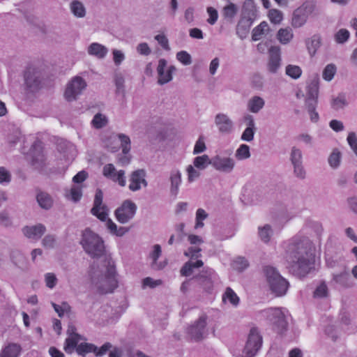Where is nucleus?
<instances>
[{
  "label": "nucleus",
  "instance_id": "42",
  "mask_svg": "<svg viewBox=\"0 0 357 357\" xmlns=\"http://www.w3.org/2000/svg\"><path fill=\"white\" fill-rule=\"evenodd\" d=\"M250 147L247 144H241L236 149L235 157L238 160H243L250 157Z\"/></svg>",
  "mask_w": 357,
  "mask_h": 357
},
{
  "label": "nucleus",
  "instance_id": "10",
  "mask_svg": "<svg viewBox=\"0 0 357 357\" xmlns=\"http://www.w3.org/2000/svg\"><path fill=\"white\" fill-rule=\"evenodd\" d=\"M314 7L313 2L305 1L294 10L291 19V26L294 29L303 27L307 23L310 15L313 13Z\"/></svg>",
  "mask_w": 357,
  "mask_h": 357
},
{
  "label": "nucleus",
  "instance_id": "64",
  "mask_svg": "<svg viewBox=\"0 0 357 357\" xmlns=\"http://www.w3.org/2000/svg\"><path fill=\"white\" fill-rule=\"evenodd\" d=\"M347 142L352 149V151L354 152L356 155L357 156V136L356 135L351 132L348 134L347 138Z\"/></svg>",
  "mask_w": 357,
  "mask_h": 357
},
{
  "label": "nucleus",
  "instance_id": "54",
  "mask_svg": "<svg viewBox=\"0 0 357 357\" xmlns=\"http://www.w3.org/2000/svg\"><path fill=\"white\" fill-rule=\"evenodd\" d=\"M350 33L347 29H341L335 35V40L339 44L344 43L348 40Z\"/></svg>",
  "mask_w": 357,
  "mask_h": 357
},
{
  "label": "nucleus",
  "instance_id": "23",
  "mask_svg": "<svg viewBox=\"0 0 357 357\" xmlns=\"http://www.w3.org/2000/svg\"><path fill=\"white\" fill-rule=\"evenodd\" d=\"M108 52L107 47L98 43H92L87 47L88 54L98 59H103Z\"/></svg>",
  "mask_w": 357,
  "mask_h": 357
},
{
  "label": "nucleus",
  "instance_id": "17",
  "mask_svg": "<svg viewBox=\"0 0 357 357\" xmlns=\"http://www.w3.org/2000/svg\"><path fill=\"white\" fill-rule=\"evenodd\" d=\"M102 174L105 177L118 183L121 187H124L126 184L125 171L123 169L117 170L112 164H107L103 167Z\"/></svg>",
  "mask_w": 357,
  "mask_h": 357
},
{
  "label": "nucleus",
  "instance_id": "45",
  "mask_svg": "<svg viewBox=\"0 0 357 357\" xmlns=\"http://www.w3.org/2000/svg\"><path fill=\"white\" fill-rule=\"evenodd\" d=\"M290 161L292 165L303 163V154L302 151L299 149L295 146L291 148L290 153Z\"/></svg>",
  "mask_w": 357,
  "mask_h": 357
},
{
  "label": "nucleus",
  "instance_id": "26",
  "mask_svg": "<svg viewBox=\"0 0 357 357\" xmlns=\"http://www.w3.org/2000/svg\"><path fill=\"white\" fill-rule=\"evenodd\" d=\"M112 139H118L121 143V146L122 148V151L125 156V159H121V162L124 164H128L129 162V158L126 155L129 153L130 150V137L124 134H119L116 135H114L111 137Z\"/></svg>",
  "mask_w": 357,
  "mask_h": 357
},
{
  "label": "nucleus",
  "instance_id": "15",
  "mask_svg": "<svg viewBox=\"0 0 357 357\" xmlns=\"http://www.w3.org/2000/svg\"><path fill=\"white\" fill-rule=\"evenodd\" d=\"M136 211V204L133 202L127 199L116 209L115 216L119 222L125 224L134 218Z\"/></svg>",
  "mask_w": 357,
  "mask_h": 357
},
{
  "label": "nucleus",
  "instance_id": "62",
  "mask_svg": "<svg viewBox=\"0 0 357 357\" xmlns=\"http://www.w3.org/2000/svg\"><path fill=\"white\" fill-rule=\"evenodd\" d=\"M56 244V241L54 235L48 234L42 241V245L47 249L54 248Z\"/></svg>",
  "mask_w": 357,
  "mask_h": 357
},
{
  "label": "nucleus",
  "instance_id": "27",
  "mask_svg": "<svg viewBox=\"0 0 357 357\" xmlns=\"http://www.w3.org/2000/svg\"><path fill=\"white\" fill-rule=\"evenodd\" d=\"M271 31L270 26L266 22H261L259 25L255 26L252 31V39L257 41L266 36Z\"/></svg>",
  "mask_w": 357,
  "mask_h": 357
},
{
  "label": "nucleus",
  "instance_id": "29",
  "mask_svg": "<svg viewBox=\"0 0 357 357\" xmlns=\"http://www.w3.org/2000/svg\"><path fill=\"white\" fill-rule=\"evenodd\" d=\"M294 36L291 28H280L276 33V38L282 45H287L292 40Z\"/></svg>",
  "mask_w": 357,
  "mask_h": 357
},
{
  "label": "nucleus",
  "instance_id": "57",
  "mask_svg": "<svg viewBox=\"0 0 357 357\" xmlns=\"http://www.w3.org/2000/svg\"><path fill=\"white\" fill-rule=\"evenodd\" d=\"M11 181V174L4 167H0V184L5 185H8Z\"/></svg>",
  "mask_w": 357,
  "mask_h": 357
},
{
  "label": "nucleus",
  "instance_id": "4",
  "mask_svg": "<svg viewBox=\"0 0 357 357\" xmlns=\"http://www.w3.org/2000/svg\"><path fill=\"white\" fill-rule=\"evenodd\" d=\"M188 240L192 245L189 248L184 255L190 258V260L186 262L181 270V274L183 276H190L193 273V268H199L203 266V261L200 259H197L201 256V249L199 248L203 243L202 238L199 236L190 234L188 235Z\"/></svg>",
  "mask_w": 357,
  "mask_h": 357
},
{
  "label": "nucleus",
  "instance_id": "38",
  "mask_svg": "<svg viewBox=\"0 0 357 357\" xmlns=\"http://www.w3.org/2000/svg\"><path fill=\"white\" fill-rule=\"evenodd\" d=\"M258 234L260 239L264 243H268L273 234V231L271 225H264L259 227Z\"/></svg>",
  "mask_w": 357,
  "mask_h": 357
},
{
  "label": "nucleus",
  "instance_id": "1",
  "mask_svg": "<svg viewBox=\"0 0 357 357\" xmlns=\"http://www.w3.org/2000/svg\"><path fill=\"white\" fill-rule=\"evenodd\" d=\"M284 258L287 267L295 274L303 277L314 267V256L311 241L301 233L284 243Z\"/></svg>",
  "mask_w": 357,
  "mask_h": 357
},
{
  "label": "nucleus",
  "instance_id": "49",
  "mask_svg": "<svg viewBox=\"0 0 357 357\" xmlns=\"http://www.w3.org/2000/svg\"><path fill=\"white\" fill-rule=\"evenodd\" d=\"M125 79L122 75L117 74L114 77V84L116 86V93L119 95H124L125 93Z\"/></svg>",
  "mask_w": 357,
  "mask_h": 357
},
{
  "label": "nucleus",
  "instance_id": "20",
  "mask_svg": "<svg viewBox=\"0 0 357 357\" xmlns=\"http://www.w3.org/2000/svg\"><path fill=\"white\" fill-rule=\"evenodd\" d=\"M214 123L221 133H230L234 130V122L225 113H218L215 116Z\"/></svg>",
  "mask_w": 357,
  "mask_h": 357
},
{
  "label": "nucleus",
  "instance_id": "53",
  "mask_svg": "<svg viewBox=\"0 0 357 357\" xmlns=\"http://www.w3.org/2000/svg\"><path fill=\"white\" fill-rule=\"evenodd\" d=\"M206 150V146L205 144L204 138L203 136H200L196 141L192 153L194 155H198L204 153Z\"/></svg>",
  "mask_w": 357,
  "mask_h": 357
},
{
  "label": "nucleus",
  "instance_id": "44",
  "mask_svg": "<svg viewBox=\"0 0 357 357\" xmlns=\"http://www.w3.org/2000/svg\"><path fill=\"white\" fill-rule=\"evenodd\" d=\"M337 72L335 65L333 63L328 64L322 73L323 79L327 82L331 81Z\"/></svg>",
  "mask_w": 357,
  "mask_h": 357
},
{
  "label": "nucleus",
  "instance_id": "35",
  "mask_svg": "<svg viewBox=\"0 0 357 357\" xmlns=\"http://www.w3.org/2000/svg\"><path fill=\"white\" fill-rule=\"evenodd\" d=\"M36 200L39 206L43 209H49L53 204L51 196L45 192H40L37 194Z\"/></svg>",
  "mask_w": 357,
  "mask_h": 357
},
{
  "label": "nucleus",
  "instance_id": "37",
  "mask_svg": "<svg viewBox=\"0 0 357 357\" xmlns=\"http://www.w3.org/2000/svg\"><path fill=\"white\" fill-rule=\"evenodd\" d=\"M82 195L81 185H74L70 190H66L65 196L68 199L75 202L79 201Z\"/></svg>",
  "mask_w": 357,
  "mask_h": 357
},
{
  "label": "nucleus",
  "instance_id": "39",
  "mask_svg": "<svg viewBox=\"0 0 357 357\" xmlns=\"http://www.w3.org/2000/svg\"><path fill=\"white\" fill-rule=\"evenodd\" d=\"M222 301L225 303L228 302L236 306L239 303V298L231 288L227 287L222 295Z\"/></svg>",
  "mask_w": 357,
  "mask_h": 357
},
{
  "label": "nucleus",
  "instance_id": "55",
  "mask_svg": "<svg viewBox=\"0 0 357 357\" xmlns=\"http://www.w3.org/2000/svg\"><path fill=\"white\" fill-rule=\"evenodd\" d=\"M334 280L342 286L347 287L349 285L350 275L347 272L344 271L335 275Z\"/></svg>",
  "mask_w": 357,
  "mask_h": 357
},
{
  "label": "nucleus",
  "instance_id": "19",
  "mask_svg": "<svg viewBox=\"0 0 357 357\" xmlns=\"http://www.w3.org/2000/svg\"><path fill=\"white\" fill-rule=\"evenodd\" d=\"M200 284L206 291L213 289L215 284L219 282V278L215 272L211 268L206 269L199 278Z\"/></svg>",
  "mask_w": 357,
  "mask_h": 357
},
{
  "label": "nucleus",
  "instance_id": "2",
  "mask_svg": "<svg viewBox=\"0 0 357 357\" xmlns=\"http://www.w3.org/2000/svg\"><path fill=\"white\" fill-rule=\"evenodd\" d=\"M104 270H98L93 265L89 273L91 285L102 294L112 293L118 287L119 278L115 264L111 255L105 257Z\"/></svg>",
  "mask_w": 357,
  "mask_h": 357
},
{
  "label": "nucleus",
  "instance_id": "3",
  "mask_svg": "<svg viewBox=\"0 0 357 357\" xmlns=\"http://www.w3.org/2000/svg\"><path fill=\"white\" fill-rule=\"evenodd\" d=\"M288 310L282 307L268 308L260 311L257 314L259 321H265L272 330L282 334L287 328V317Z\"/></svg>",
  "mask_w": 357,
  "mask_h": 357
},
{
  "label": "nucleus",
  "instance_id": "34",
  "mask_svg": "<svg viewBox=\"0 0 357 357\" xmlns=\"http://www.w3.org/2000/svg\"><path fill=\"white\" fill-rule=\"evenodd\" d=\"M191 164L201 171H204L208 165H211V158L206 154L198 155L193 158Z\"/></svg>",
  "mask_w": 357,
  "mask_h": 357
},
{
  "label": "nucleus",
  "instance_id": "11",
  "mask_svg": "<svg viewBox=\"0 0 357 357\" xmlns=\"http://www.w3.org/2000/svg\"><path fill=\"white\" fill-rule=\"evenodd\" d=\"M262 336L256 328L250 329L241 354L237 357H254L262 346Z\"/></svg>",
  "mask_w": 357,
  "mask_h": 357
},
{
  "label": "nucleus",
  "instance_id": "12",
  "mask_svg": "<svg viewBox=\"0 0 357 357\" xmlns=\"http://www.w3.org/2000/svg\"><path fill=\"white\" fill-rule=\"evenodd\" d=\"M87 84L80 76L73 77L67 84L64 97L68 101L75 100L85 90Z\"/></svg>",
  "mask_w": 357,
  "mask_h": 357
},
{
  "label": "nucleus",
  "instance_id": "13",
  "mask_svg": "<svg viewBox=\"0 0 357 357\" xmlns=\"http://www.w3.org/2000/svg\"><path fill=\"white\" fill-rule=\"evenodd\" d=\"M207 317L202 314L193 324L188 328V333L191 339L199 341L206 338L208 334L206 327Z\"/></svg>",
  "mask_w": 357,
  "mask_h": 357
},
{
  "label": "nucleus",
  "instance_id": "7",
  "mask_svg": "<svg viewBox=\"0 0 357 357\" xmlns=\"http://www.w3.org/2000/svg\"><path fill=\"white\" fill-rule=\"evenodd\" d=\"M81 244L86 252L93 258L102 257L105 261V257L110 255L106 252L102 239L89 229L84 231Z\"/></svg>",
  "mask_w": 357,
  "mask_h": 357
},
{
  "label": "nucleus",
  "instance_id": "43",
  "mask_svg": "<svg viewBox=\"0 0 357 357\" xmlns=\"http://www.w3.org/2000/svg\"><path fill=\"white\" fill-rule=\"evenodd\" d=\"M268 17L271 22L275 24H279L283 20L282 12L275 8L268 10Z\"/></svg>",
  "mask_w": 357,
  "mask_h": 357
},
{
  "label": "nucleus",
  "instance_id": "16",
  "mask_svg": "<svg viewBox=\"0 0 357 357\" xmlns=\"http://www.w3.org/2000/svg\"><path fill=\"white\" fill-rule=\"evenodd\" d=\"M176 70V68L174 66H167V61L165 59H159L157 66L158 84L163 85L171 82L173 79L172 75Z\"/></svg>",
  "mask_w": 357,
  "mask_h": 357
},
{
  "label": "nucleus",
  "instance_id": "31",
  "mask_svg": "<svg viewBox=\"0 0 357 357\" xmlns=\"http://www.w3.org/2000/svg\"><path fill=\"white\" fill-rule=\"evenodd\" d=\"M169 179L171 182V192L172 194L176 195L182 181L181 172L178 169L172 170Z\"/></svg>",
  "mask_w": 357,
  "mask_h": 357
},
{
  "label": "nucleus",
  "instance_id": "18",
  "mask_svg": "<svg viewBox=\"0 0 357 357\" xmlns=\"http://www.w3.org/2000/svg\"><path fill=\"white\" fill-rule=\"evenodd\" d=\"M146 173L144 169H137L133 171L129 177L128 188L132 192L140 190L142 188L148 185L146 180Z\"/></svg>",
  "mask_w": 357,
  "mask_h": 357
},
{
  "label": "nucleus",
  "instance_id": "58",
  "mask_svg": "<svg viewBox=\"0 0 357 357\" xmlns=\"http://www.w3.org/2000/svg\"><path fill=\"white\" fill-rule=\"evenodd\" d=\"M176 59L184 66H188L192 63V58L186 51H180L176 53Z\"/></svg>",
  "mask_w": 357,
  "mask_h": 357
},
{
  "label": "nucleus",
  "instance_id": "50",
  "mask_svg": "<svg viewBox=\"0 0 357 357\" xmlns=\"http://www.w3.org/2000/svg\"><path fill=\"white\" fill-rule=\"evenodd\" d=\"M107 123V117L105 115L100 113L96 114L91 121L92 126L96 128H101L105 126Z\"/></svg>",
  "mask_w": 357,
  "mask_h": 357
},
{
  "label": "nucleus",
  "instance_id": "46",
  "mask_svg": "<svg viewBox=\"0 0 357 357\" xmlns=\"http://www.w3.org/2000/svg\"><path fill=\"white\" fill-rule=\"evenodd\" d=\"M285 73L289 77L296 79L301 77L302 70L298 66L289 64L286 66Z\"/></svg>",
  "mask_w": 357,
  "mask_h": 357
},
{
  "label": "nucleus",
  "instance_id": "47",
  "mask_svg": "<svg viewBox=\"0 0 357 357\" xmlns=\"http://www.w3.org/2000/svg\"><path fill=\"white\" fill-rule=\"evenodd\" d=\"M237 11L238 8L236 5L233 3H229L223 8L222 14L225 18L233 19L236 15Z\"/></svg>",
  "mask_w": 357,
  "mask_h": 357
},
{
  "label": "nucleus",
  "instance_id": "30",
  "mask_svg": "<svg viewBox=\"0 0 357 357\" xmlns=\"http://www.w3.org/2000/svg\"><path fill=\"white\" fill-rule=\"evenodd\" d=\"M22 351L20 344L10 343L6 346L0 353V357H19Z\"/></svg>",
  "mask_w": 357,
  "mask_h": 357
},
{
  "label": "nucleus",
  "instance_id": "25",
  "mask_svg": "<svg viewBox=\"0 0 357 357\" xmlns=\"http://www.w3.org/2000/svg\"><path fill=\"white\" fill-rule=\"evenodd\" d=\"M245 121L247 123V128L245 129L241 135V139L245 142H251L254 139L256 128L254 118L251 115H246Z\"/></svg>",
  "mask_w": 357,
  "mask_h": 357
},
{
  "label": "nucleus",
  "instance_id": "5",
  "mask_svg": "<svg viewBox=\"0 0 357 357\" xmlns=\"http://www.w3.org/2000/svg\"><path fill=\"white\" fill-rule=\"evenodd\" d=\"M68 337L66 340L64 350L68 354H71L75 349L77 353L81 356H85L89 353H93L96 346L93 344L86 342V339L76 332L73 326H69Z\"/></svg>",
  "mask_w": 357,
  "mask_h": 357
},
{
  "label": "nucleus",
  "instance_id": "56",
  "mask_svg": "<svg viewBox=\"0 0 357 357\" xmlns=\"http://www.w3.org/2000/svg\"><path fill=\"white\" fill-rule=\"evenodd\" d=\"M162 284L160 280H154L152 278L147 277L142 280V287L145 289L146 288H155Z\"/></svg>",
  "mask_w": 357,
  "mask_h": 357
},
{
  "label": "nucleus",
  "instance_id": "60",
  "mask_svg": "<svg viewBox=\"0 0 357 357\" xmlns=\"http://www.w3.org/2000/svg\"><path fill=\"white\" fill-rule=\"evenodd\" d=\"M317 105V104L310 103L309 102H308L307 105H306L307 109L310 120L314 123L317 122L319 119V114L316 111Z\"/></svg>",
  "mask_w": 357,
  "mask_h": 357
},
{
  "label": "nucleus",
  "instance_id": "22",
  "mask_svg": "<svg viewBox=\"0 0 357 357\" xmlns=\"http://www.w3.org/2000/svg\"><path fill=\"white\" fill-rule=\"evenodd\" d=\"M46 227L42 224L26 226L22 228L23 234L28 238L38 241L45 234Z\"/></svg>",
  "mask_w": 357,
  "mask_h": 357
},
{
  "label": "nucleus",
  "instance_id": "61",
  "mask_svg": "<svg viewBox=\"0 0 357 357\" xmlns=\"http://www.w3.org/2000/svg\"><path fill=\"white\" fill-rule=\"evenodd\" d=\"M24 79L27 86L30 88L37 86L38 85V78L32 75L29 70L24 74Z\"/></svg>",
  "mask_w": 357,
  "mask_h": 357
},
{
  "label": "nucleus",
  "instance_id": "21",
  "mask_svg": "<svg viewBox=\"0 0 357 357\" xmlns=\"http://www.w3.org/2000/svg\"><path fill=\"white\" fill-rule=\"evenodd\" d=\"M269 59L268 70L272 73H275L281 65V50L279 46H271L268 50Z\"/></svg>",
  "mask_w": 357,
  "mask_h": 357
},
{
  "label": "nucleus",
  "instance_id": "33",
  "mask_svg": "<svg viewBox=\"0 0 357 357\" xmlns=\"http://www.w3.org/2000/svg\"><path fill=\"white\" fill-rule=\"evenodd\" d=\"M70 10L73 15L77 18L84 17L86 13L84 5L78 0H73L70 2Z\"/></svg>",
  "mask_w": 357,
  "mask_h": 357
},
{
  "label": "nucleus",
  "instance_id": "32",
  "mask_svg": "<svg viewBox=\"0 0 357 357\" xmlns=\"http://www.w3.org/2000/svg\"><path fill=\"white\" fill-rule=\"evenodd\" d=\"M264 100L257 96L252 97L247 104L248 109L252 113H258L264 106Z\"/></svg>",
  "mask_w": 357,
  "mask_h": 357
},
{
  "label": "nucleus",
  "instance_id": "36",
  "mask_svg": "<svg viewBox=\"0 0 357 357\" xmlns=\"http://www.w3.org/2000/svg\"><path fill=\"white\" fill-rule=\"evenodd\" d=\"M202 172V171L194 167L192 164L187 165L185 167V172L188 183H192L197 181L201 176Z\"/></svg>",
  "mask_w": 357,
  "mask_h": 357
},
{
  "label": "nucleus",
  "instance_id": "51",
  "mask_svg": "<svg viewBox=\"0 0 357 357\" xmlns=\"http://www.w3.org/2000/svg\"><path fill=\"white\" fill-rule=\"evenodd\" d=\"M232 267L238 271H242L248 268L249 264L246 259L242 257H238L233 260Z\"/></svg>",
  "mask_w": 357,
  "mask_h": 357
},
{
  "label": "nucleus",
  "instance_id": "8",
  "mask_svg": "<svg viewBox=\"0 0 357 357\" xmlns=\"http://www.w3.org/2000/svg\"><path fill=\"white\" fill-rule=\"evenodd\" d=\"M257 17V10L252 0H245L243 4L241 17L236 26V33L241 38L246 37L250 28Z\"/></svg>",
  "mask_w": 357,
  "mask_h": 357
},
{
  "label": "nucleus",
  "instance_id": "6",
  "mask_svg": "<svg viewBox=\"0 0 357 357\" xmlns=\"http://www.w3.org/2000/svg\"><path fill=\"white\" fill-rule=\"evenodd\" d=\"M91 213L100 220L105 222L107 229L116 236H122L128 231V229L126 227H120L118 228L116 225L108 218V210L102 205V194L100 190L96 193Z\"/></svg>",
  "mask_w": 357,
  "mask_h": 357
},
{
  "label": "nucleus",
  "instance_id": "59",
  "mask_svg": "<svg viewBox=\"0 0 357 357\" xmlns=\"http://www.w3.org/2000/svg\"><path fill=\"white\" fill-rule=\"evenodd\" d=\"M45 285L50 289H53L56 287L58 279L56 275L53 273H47L44 276Z\"/></svg>",
  "mask_w": 357,
  "mask_h": 357
},
{
  "label": "nucleus",
  "instance_id": "41",
  "mask_svg": "<svg viewBox=\"0 0 357 357\" xmlns=\"http://www.w3.org/2000/svg\"><path fill=\"white\" fill-rule=\"evenodd\" d=\"M319 96V87L317 84L310 85L307 90L306 105L308 102L310 103L317 104V99Z\"/></svg>",
  "mask_w": 357,
  "mask_h": 357
},
{
  "label": "nucleus",
  "instance_id": "14",
  "mask_svg": "<svg viewBox=\"0 0 357 357\" xmlns=\"http://www.w3.org/2000/svg\"><path fill=\"white\" fill-rule=\"evenodd\" d=\"M211 166L219 172L230 174L235 168L236 162L231 157L218 154L211 158Z\"/></svg>",
  "mask_w": 357,
  "mask_h": 357
},
{
  "label": "nucleus",
  "instance_id": "40",
  "mask_svg": "<svg viewBox=\"0 0 357 357\" xmlns=\"http://www.w3.org/2000/svg\"><path fill=\"white\" fill-rule=\"evenodd\" d=\"M342 154L337 149H335L330 154L328 161V164L333 169H337L340 165Z\"/></svg>",
  "mask_w": 357,
  "mask_h": 357
},
{
  "label": "nucleus",
  "instance_id": "9",
  "mask_svg": "<svg viewBox=\"0 0 357 357\" xmlns=\"http://www.w3.org/2000/svg\"><path fill=\"white\" fill-rule=\"evenodd\" d=\"M264 272L271 291L276 296L285 295L289 288L288 281L273 266H266Z\"/></svg>",
  "mask_w": 357,
  "mask_h": 357
},
{
  "label": "nucleus",
  "instance_id": "52",
  "mask_svg": "<svg viewBox=\"0 0 357 357\" xmlns=\"http://www.w3.org/2000/svg\"><path fill=\"white\" fill-rule=\"evenodd\" d=\"M348 104L346 97L343 94L338 95L336 98L333 99L332 107L335 109H340L344 108Z\"/></svg>",
  "mask_w": 357,
  "mask_h": 357
},
{
  "label": "nucleus",
  "instance_id": "28",
  "mask_svg": "<svg viewBox=\"0 0 357 357\" xmlns=\"http://www.w3.org/2000/svg\"><path fill=\"white\" fill-rule=\"evenodd\" d=\"M161 247L160 245L156 244L153 246V250L149 254V259L151 260V265L154 269H161L163 268L166 262H158V259L161 255Z\"/></svg>",
  "mask_w": 357,
  "mask_h": 357
},
{
  "label": "nucleus",
  "instance_id": "48",
  "mask_svg": "<svg viewBox=\"0 0 357 357\" xmlns=\"http://www.w3.org/2000/svg\"><path fill=\"white\" fill-rule=\"evenodd\" d=\"M208 217V213L203 208H198L196 211V218H195V229L202 228L204 227L203 221L206 220Z\"/></svg>",
  "mask_w": 357,
  "mask_h": 357
},
{
  "label": "nucleus",
  "instance_id": "63",
  "mask_svg": "<svg viewBox=\"0 0 357 357\" xmlns=\"http://www.w3.org/2000/svg\"><path fill=\"white\" fill-rule=\"evenodd\" d=\"M328 296V287L324 282H321L316 288L314 292V296L315 298H324Z\"/></svg>",
  "mask_w": 357,
  "mask_h": 357
},
{
  "label": "nucleus",
  "instance_id": "24",
  "mask_svg": "<svg viewBox=\"0 0 357 357\" xmlns=\"http://www.w3.org/2000/svg\"><path fill=\"white\" fill-rule=\"evenodd\" d=\"M306 50L310 56L313 57L321 47V38L318 34H314L305 40Z\"/></svg>",
  "mask_w": 357,
  "mask_h": 357
}]
</instances>
